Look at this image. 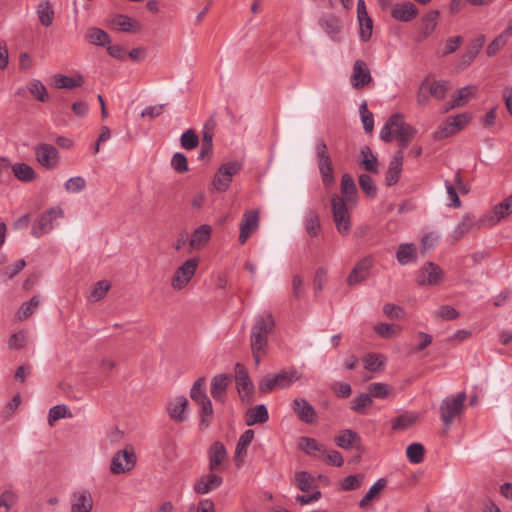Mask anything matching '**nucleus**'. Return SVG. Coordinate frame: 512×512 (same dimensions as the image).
<instances>
[{
    "mask_svg": "<svg viewBox=\"0 0 512 512\" xmlns=\"http://www.w3.org/2000/svg\"><path fill=\"white\" fill-rule=\"evenodd\" d=\"M417 134V130L405 122L400 113L391 115L386 121V141L396 140L399 151L395 153L386 172V185L390 186L399 180L403 166V150L409 145Z\"/></svg>",
    "mask_w": 512,
    "mask_h": 512,
    "instance_id": "f257e3e1",
    "label": "nucleus"
},
{
    "mask_svg": "<svg viewBox=\"0 0 512 512\" xmlns=\"http://www.w3.org/2000/svg\"><path fill=\"white\" fill-rule=\"evenodd\" d=\"M275 321L271 312H263L255 317L250 332V348L256 365L266 355L268 336L274 331Z\"/></svg>",
    "mask_w": 512,
    "mask_h": 512,
    "instance_id": "f03ea898",
    "label": "nucleus"
},
{
    "mask_svg": "<svg viewBox=\"0 0 512 512\" xmlns=\"http://www.w3.org/2000/svg\"><path fill=\"white\" fill-rule=\"evenodd\" d=\"M465 401L466 394L464 392H458L442 400L439 407L440 418L447 430L453 421L462 414Z\"/></svg>",
    "mask_w": 512,
    "mask_h": 512,
    "instance_id": "7ed1b4c3",
    "label": "nucleus"
},
{
    "mask_svg": "<svg viewBox=\"0 0 512 512\" xmlns=\"http://www.w3.org/2000/svg\"><path fill=\"white\" fill-rule=\"evenodd\" d=\"M316 159L321 180L325 188H329L335 183L334 169L331 157L328 153V147L324 140L318 139L315 146Z\"/></svg>",
    "mask_w": 512,
    "mask_h": 512,
    "instance_id": "20e7f679",
    "label": "nucleus"
},
{
    "mask_svg": "<svg viewBox=\"0 0 512 512\" xmlns=\"http://www.w3.org/2000/svg\"><path fill=\"white\" fill-rule=\"evenodd\" d=\"M343 198L335 194L331 199L333 221L337 231L341 235H348L351 231V220L348 211V206Z\"/></svg>",
    "mask_w": 512,
    "mask_h": 512,
    "instance_id": "39448f33",
    "label": "nucleus"
},
{
    "mask_svg": "<svg viewBox=\"0 0 512 512\" xmlns=\"http://www.w3.org/2000/svg\"><path fill=\"white\" fill-rule=\"evenodd\" d=\"M63 210L60 207H52L43 212L38 220L33 224L31 234L35 238H40L51 232L54 228V220L63 217Z\"/></svg>",
    "mask_w": 512,
    "mask_h": 512,
    "instance_id": "423d86ee",
    "label": "nucleus"
},
{
    "mask_svg": "<svg viewBox=\"0 0 512 512\" xmlns=\"http://www.w3.org/2000/svg\"><path fill=\"white\" fill-rule=\"evenodd\" d=\"M241 168L242 165L238 161L223 163L214 175L212 182L214 188L219 192L226 191L232 182L233 176L238 174Z\"/></svg>",
    "mask_w": 512,
    "mask_h": 512,
    "instance_id": "0eeeda50",
    "label": "nucleus"
},
{
    "mask_svg": "<svg viewBox=\"0 0 512 512\" xmlns=\"http://www.w3.org/2000/svg\"><path fill=\"white\" fill-rule=\"evenodd\" d=\"M471 121V115L467 112L446 118L439 126L436 135L438 138H447L463 130Z\"/></svg>",
    "mask_w": 512,
    "mask_h": 512,
    "instance_id": "6e6552de",
    "label": "nucleus"
},
{
    "mask_svg": "<svg viewBox=\"0 0 512 512\" xmlns=\"http://www.w3.org/2000/svg\"><path fill=\"white\" fill-rule=\"evenodd\" d=\"M444 280V271L434 262H426L418 270L416 281L421 286H437Z\"/></svg>",
    "mask_w": 512,
    "mask_h": 512,
    "instance_id": "1a4fd4ad",
    "label": "nucleus"
},
{
    "mask_svg": "<svg viewBox=\"0 0 512 512\" xmlns=\"http://www.w3.org/2000/svg\"><path fill=\"white\" fill-rule=\"evenodd\" d=\"M483 226L484 225L481 222V218L477 219L475 215L467 213L449 233L448 239L452 243H456L471 231L480 230Z\"/></svg>",
    "mask_w": 512,
    "mask_h": 512,
    "instance_id": "9d476101",
    "label": "nucleus"
},
{
    "mask_svg": "<svg viewBox=\"0 0 512 512\" xmlns=\"http://www.w3.org/2000/svg\"><path fill=\"white\" fill-rule=\"evenodd\" d=\"M136 455L131 446L118 451L112 458L110 469L114 474H123L134 468Z\"/></svg>",
    "mask_w": 512,
    "mask_h": 512,
    "instance_id": "9b49d317",
    "label": "nucleus"
},
{
    "mask_svg": "<svg viewBox=\"0 0 512 512\" xmlns=\"http://www.w3.org/2000/svg\"><path fill=\"white\" fill-rule=\"evenodd\" d=\"M512 213V194L499 204L495 205L491 211L481 217L484 226L493 227L501 220Z\"/></svg>",
    "mask_w": 512,
    "mask_h": 512,
    "instance_id": "f8f14e48",
    "label": "nucleus"
},
{
    "mask_svg": "<svg viewBox=\"0 0 512 512\" xmlns=\"http://www.w3.org/2000/svg\"><path fill=\"white\" fill-rule=\"evenodd\" d=\"M198 263L197 258H190L179 266L172 278V287L176 290L183 289L195 275Z\"/></svg>",
    "mask_w": 512,
    "mask_h": 512,
    "instance_id": "ddd939ff",
    "label": "nucleus"
},
{
    "mask_svg": "<svg viewBox=\"0 0 512 512\" xmlns=\"http://www.w3.org/2000/svg\"><path fill=\"white\" fill-rule=\"evenodd\" d=\"M318 25L332 41L340 42L342 40L343 21L337 15L332 13L322 15L318 20Z\"/></svg>",
    "mask_w": 512,
    "mask_h": 512,
    "instance_id": "4468645a",
    "label": "nucleus"
},
{
    "mask_svg": "<svg viewBox=\"0 0 512 512\" xmlns=\"http://www.w3.org/2000/svg\"><path fill=\"white\" fill-rule=\"evenodd\" d=\"M235 380L237 384V390L242 401H246L248 403L251 402L254 392V385L250 380L245 367L240 363L235 365Z\"/></svg>",
    "mask_w": 512,
    "mask_h": 512,
    "instance_id": "2eb2a0df",
    "label": "nucleus"
},
{
    "mask_svg": "<svg viewBox=\"0 0 512 512\" xmlns=\"http://www.w3.org/2000/svg\"><path fill=\"white\" fill-rule=\"evenodd\" d=\"M35 156L38 163L46 169H54L59 163V153L51 144L41 143L35 147Z\"/></svg>",
    "mask_w": 512,
    "mask_h": 512,
    "instance_id": "dca6fc26",
    "label": "nucleus"
},
{
    "mask_svg": "<svg viewBox=\"0 0 512 512\" xmlns=\"http://www.w3.org/2000/svg\"><path fill=\"white\" fill-rule=\"evenodd\" d=\"M259 227V210L250 209L246 210L240 222V244L246 243L250 235L255 232Z\"/></svg>",
    "mask_w": 512,
    "mask_h": 512,
    "instance_id": "f3484780",
    "label": "nucleus"
},
{
    "mask_svg": "<svg viewBox=\"0 0 512 512\" xmlns=\"http://www.w3.org/2000/svg\"><path fill=\"white\" fill-rule=\"evenodd\" d=\"M94 501L88 490L75 491L70 498V512H92Z\"/></svg>",
    "mask_w": 512,
    "mask_h": 512,
    "instance_id": "a211bd4d",
    "label": "nucleus"
},
{
    "mask_svg": "<svg viewBox=\"0 0 512 512\" xmlns=\"http://www.w3.org/2000/svg\"><path fill=\"white\" fill-rule=\"evenodd\" d=\"M373 263V258L370 256L361 259L350 272L347 284L353 286L365 280L369 276Z\"/></svg>",
    "mask_w": 512,
    "mask_h": 512,
    "instance_id": "6ab92c4d",
    "label": "nucleus"
},
{
    "mask_svg": "<svg viewBox=\"0 0 512 512\" xmlns=\"http://www.w3.org/2000/svg\"><path fill=\"white\" fill-rule=\"evenodd\" d=\"M188 408V399L185 396H179L168 403L167 412L172 420L181 423L187 419Z\"/></svg>",
    "mask_w": 512,
    "mask_h": 512,
    "instance_id": "aec40b11",
    "label": "nucleus"
},
{
    "mask_svg": "<svg viewBox=\"0 0 512 512\" xmlns=\"http://www.w3.org/2000/svg\"><path fill=\"white\" fill-rule=\"evenodd\" d=\"M222 482L221 476L210 471V473L203 475L195 481L193 489L197 494H207L217 489Z\"/></svg>",
    "mask_w": 512,
    "mask_h": 512,
    "instance_id": "412c9836",
    "label": "nucleus"
},
{
    "mask_svg": "<svg viewBox=\"0 0 512 512\" xmlns=\"http://www.w3.org/2000/svg\"><path fill=\"white\" fill-rule=\"evenodd\" d=\"M292 410L298 418L308 424L314 423L317 417L314 407L305 399H294L291 404Z\"/></svg>",
    "mask_w": 512,
    "mask_h": 512,
    "instance_id": "4be33fe9",
    "label": "nucleus"
},
{
    "mask_svg": "<svg viewBox=\"0 0 512 512\" xmlns=\"http://www.w3.org/2000/svg\"><path fill=\"white\" fill-rule=\"evenodd\" d=\"M231 379L227 374H218L211 380L210 393L213 399L223 403L226 397V391Z\"/></svg>",
    "mask_w": 512,
    "mask_h": 512,
    "instance_id": "5701e85b",
    "label": "nucleus"
},
{
    "mask_svg": "<svg viewBox=\"0 0 512 512\" xmlns=\"http://www.w3.org/2000/svg\"><path fill=\"white\" fill-rule=\"evenodd\" d=\"M372 80L369 70L363 61L357 60L353 66L350 82L353 88L360 89Z\"/></svg>",
    "mask_w": 512,
    "mask_h": 512,
    "instance_id": "b1692460",
    "label": "nucleus"
},
{
    "mask_svg": "<svg viewBox=\"0 0 512 512\" xmlns=\"http://www.w3.org/2000/svg\"><path fill=\"white\" fill-rule=\"evenodd\" d=\"M341 193L346 204L356 205L358 198L357 186L350 174H343L341 178Z\"/></svg>",
    "mask_w": 512,
    "mask_h": 512,
    "instance_id": "393cba45",
    "label": "nucleus"
},
{
    "mask_svg": "<svg viewBox=\"0 0 512 512\" xmlns=\"http://www.w3.org/2000/svg\"><path fill=\"white\" fill-rule=\"evenodd\" d=\"M358 165L365 171L378 174L379 173V162L377 157L373 154L372 150L368 146H364L358 158Z\"/></svg>",
    "mask_w": 512,
    "mask_h": 512,
    "instance_id": "a878e982",
    "label": "nucleus"
},
{
    "mask_svg": "<svg viewBox=\"0 0 512 512\" xmlns=\"http://www.w3.org/2000/svg\"><path fill=\"white\" fill-rule=\"evenodd\" d=\"M208 457L209 471H217L218 467L227 457V451L223 443L219 441L214 442L208 450Z\"/></svg>",
    "mask_w": 512,
    "mask_h": 512,
    "instance_id": "bb28decb",
    "label": "nucleus"
},
{
    "mask_svg": "<svg viewBox=\"0 0 512 512\" xmlns=\"http://www.w3.org/2000/svg\"><path fill=\"white\" fill-rule=\"evenodd\" d=\"M477 92V87L474 85H468L458 90L455 98L446 105L444 112H448L451 109L464 106Z\"/></svg>",
    "mask_w": 512,
    "mask_h": 512,
    "instance_id": "cd10ccee",
    "label": "nucleus"
},
{
    "mask_svg": "<svg viewBox=\"0 0 512 512\" xmlns=\"http://www.w3.org/2000/svg\"><path fill=\"white\" fill-rule=\"evenodd\" d=\"M269 419L267 407L264 404L256 405L247 410L245 423L252 426L258 423H265Z\"/></svg>",
    "mask_w": 512,
    "mask_h": 512,
    "instance_id": "c85d7f7f",
    "label": "nucleus"
},
{
    "mask_svg": "<svg viewBox=\"0 0 512 512\" xmlns=\"http://www.w3.org/2000/svg\"><path fill=\"white\" fill-rule=\"evenodd\" d=\"M392 17L399 21H410L417 15L416 6L411 2L397 4L392 12Z\"/></svg>",
    "mask_w": 512,
    "mask_h": 512,
    "instance_id": "c756f323",
    "label": "nucleus"
},
{
    "mask_svg": "<svg viewBox=\"0 0 512 512\" xmlns=\"http://www.w3.org/2000/svg\"><path fill=\"white\" fill-rule=\"evenodd\" d=\"M254 438V431L252 429L246 430L239 438L236 449L234 460L236 466H241L243 462V456L246 454L247 447L250 445Z\"/></svg>",
    "mask_w": 512,
    "mask_h": 512,
    "instance_id": "7c9ffc66",
    "label": "nucleus"
},
{
    "mask_svg": "<svg viewBox=\"0 0 512 512\" xmlns=\"http://www.w3.org/2000/svg\"><path fill=\"white\" fill-rule=\"evenodd\" d=\"M111 24L123 32L135 33L141 29V25L138 21L123 14L115 15L111 20Z\"/></svg>",
    "mask_w": 512,
    "mask_h": 512,
    "instance_id": "2f4dec72",
    "label": "nucleus"
},
{
    "mask_svg": "<svg viewBox=\"0 0 512 512\" xmlns=\"http://www.w3.org/2000/svg\"><path fill=\"white\" fill-rule=\"evenodd\" d=\"M417 255V248L413 243L401 244L396 252V258L401 265L415 262Z\"/></svg>",
    "mask_w": 512,
    "mask_h": 512,
    "instance_id": "473e14b6",
    "label": "nucleus"
},
{
    "mask_svg": "<svg viewBox=\"0 0 512 512\" xmlns=\"http://www.w3.org/2000/svg\"><path fill=\"white\" fill-rule=\"evenodd\" d=\"M212 233V228L208 224H203L198 227L192 234L189 245L192 248H201L204 246L210 239Z\"/></svg>",
    "mask_w": 512,
    "mask_h": 512,
    "instance_id": "72a5a7b5",
    "label": "nucleus"
},
{
    "mask_svg": "<svg viewBox=\"0 0 512 512\" xmlns=\"http://www.w3.org/2000/svg\"><path fill=\"white\" fill-rule=\"evenodd\" d=\"M276 377L279 389H283L289 387L294 382L300 381L302 379V373L299 372L296 368L292 367L276 373Z\"/></svg>",
    "mask_w": 512,
    "mask_h": 512,
    "instance_id": "f704fd0d",
    "label": "nucleus"
},
{
    "mask_svg": "<svg viewBox=\"0 0 512 512\" xmlns=\"http://www.w3.org/2000/svg\"><path fill=\"white\" fill-rule=\"evenodd\" d=\"M199 406V426L201 429H206L213 419V406L209 397L197 403Z\"/></svg>",
    "mask_w": 512,
    "mask_h": 512,
    "instance_id": "c9c22d12",
    "label": "nucleus"
},
{
    "mask_svg": "<svg viewBox=\"0 0 512 512\" xmlns=\"http://www.w3.org/2000/svg\"><path fill=\"white\" fill-rule=\"evenodd\" d=\"M36 12L38 19L43 26L49 27L52 25L55 14L52 5L48 0L41 1L37 5Z\"/></svg>",
    "mask_w": 512,
    "mask_h": 512,
    "instance_id": "e433bc0d",
    "label": "nucleus"
},
{
    "mask_svg": "<svg viewBox=\"0 0 512 512\" xmlns=\"http://www.w3.org/2000/svg\"><path fill=\"white\" fill-rule=\"evenodd\" d=\"M84 79L81 75L75 77H69L62 74H56L54 76V85L58 89H73L82 86Z\"/></svg>",
    "mask_w": 512,
    "mask_h": 512,
    "instance_id": "4c0bfd02",
    "label": "nucleus"
},
{
    "mask_svg": "<svg viewBox=\"0 0 512 512\" xmlns=\"http://www.w3.org/2000/svg\"><path fill=\"white\" fill-rule=\"evenodd\" d=\"M14 176L22 182H31L36 178L34 169L25 163H16L11 166Z\"/></svg>",
    "mask_w": 512,
    "mask_h": 512,
    "instance_id": "58836bf2",
    "label": "nucleus"
},
{
    "mask_svg": "<svg viewBox=\"0 0 512 512\" xmlns=\"http://www.w3.org/2000/svg\"><path fill=\"white\" fill-rule=\"evenodd\" d=\"M85 38L88 42L98 46H105L110 43V36L100 28L92 27L86 32Z\"/></svg>",
    "mask_w": 512,
    "mask_h": 512,
    "instance_id": "ea45409f",
    "label": "nucleus"
},
{
    "mask_svg": "<svg viewBox=\"0 0 512 512\" xmlns=\"http://www.w3.org/2000/svg\"><path fill=\"white\" fill-rule=\"evenodd\" d=\"M300 448L307 454L318 457L324 452V446L319 444L315 439L302 437L299 442Z\"/></svg>",
    "mask_w": 512,
    "mask_h": 512,
    "instance_id": "a19ab883",
    "label": "nucleus"
},
{
    "mask_svg": "<svg viewBox=\"0 0 512 512\" xmlns=\"http://www.w3.org/2000/svg\"><path fill=\"white\" fill-rule=\"evenodd\" d=\"M304 226L306 232L311 236L315 237L318 235L321 225L319 220V215L316 211L309 210L306 214Z\"/></svg>",
    "mask_w": 512,
    "mask_h": 512,
    "instance_id": "79ce46f5",
    "label": "nucleus"
},
{
    "mask_svg": "<svg viewBox=\"0 0 512 512\" xmlns=\"http://www.w3.org/2000/svg\"><path fill=\"white\" fill-rule=\"evenodd\" d=\"M207 397L205 377H199L190 389V398L197 404Z\"/></svg>",
    "mask_w": 512,
    "mask_h": 512,
    "instance_id": "37998d69",
    "label": "nucleus"
},
{
    "mask_svg": "<svg viewBox=\"0 0 512 512\" xmlns=\"http://www.w3.org/2000/svg\"><path fill=\"white\" fill-rule=\"evenodd\" d=\"M384 489V478H380L369 489L365 496L360 500L359 507L362 509L369 508L370 502L379 495V492Z\"/></svg>",
    "mask_w": 512,
    "mask_h": 512,
    "instance_id": "c03bdc74",
    "label": "nucleus"
},
{
    "mask_svg": "<svg viewBox=\"0 0 512 512\" xmlns=\"http://www.w3.org/2000/svg\"><path fill=\"white\" fill-rule=\"evenodd\" d=\"M359 439L360 438L355 431H353L351 429H346L335 439V442L339 447H341L343 449H349Z\"/></svg>",
    "mask_w": 512,
    "mask_h": 512,
    "instance_id": "a18cd8bd",
    "label": "nucleus"
},
{
    "mask_svg": "<svg viewBox=\"0 0 512 512\" xmlns=\"http://www.w3.org/2000/svg\"><path fill=\"white\" fill-rule=\"evenodd\" d=\"M314 478L306 471L297 472L295 475V485L303 492L313 491Z\"/></svg>",
    "mask_w": 512,
    "mask_h": 512,
    "instance_id": "49530a36",
    "label": "nucleus"
},
{
    "mask_svg": "<svg viewBox=\"0 0 512 512\" xmlns=\"http://www.w3.org/2000/svg\"><path fill=\"white\" fill-rule=\"evenodd\" d=\"M417 419V415L412 413H404L392 420L391 426L393 430H405L412 426Z\"/></svg>",
    "mask_w": 512,
    "mask_h": 512,
    "instance_id": "de8ad7c7",
    "label": "nucleus"
},
{
    "mask_svg": "<svg viewBox=\"0 0 512 512\" xmlns=\"http://www.w3.org/2000/svg\"><path fill=\"white\" fill-rule=\"evenodd\" d=\"M28 91L40 102L48 100V93L46 87L40 80H32L27 84Z\"/></svg>",
    "mask_w": 512,
    "mask_h": 512,
    "instance_id": "09e8293b",
    "label": "nucleus"
},
{
    "mask_svg": "<svg viewBox=\"0 0 512 512\" xmlns=\"http://www.w3.org/2000/svg\"><path fill=\"white\" fill-rule=\"evenodd\" d=\"M359 186L367 197L374 198L377 195V186L370 175L361 174L359 176Z\"/></svg>",
    "mask_w": 512,
    "mask_h": 512,
    "instance_id": "8fccbe9b",
    "label": "nucleus"
},
{
    "mask_svg": "<svg viewBox=\"0 0 512 512\" xmlns=\"http://www.w3.org/2000/svg\"><path fill=\"white\" fill-rule=\"evenodd\" d=\"M438 11H430L422 18L421 31L424 36L430 35L436 28Z\"/></svg>",
    "mask_w": 512,
    "mask_h": 512,
    "instance_id": "3c124183",
    "label": "nucleus"
},
{
    "mask_svg": "<svg viewBox=\"0 0 512 512\" xmlns=\"http://www.w3.org/2000/svg\"><path fill=\"white\" fill-rule=\"evenodd\" d=\"M182 148L193 150L199 145V137L193 129L186 130L180 137Z\"/></svg>",
    "mask_w": 512,
    "mask_h": 512,
    "instance_id": "603ef678",
    "label": "nucleus"
},
{
    "mask_svg": "<svg viewBox=\"0 0 512 512\" xmlns=\"http://www.w3.org/2000/svg\"><path fill=\"white\" fill-rule=\"evenodd\" d=\"M448 84L447 81H434L430 83L427 80V89L431 96L436 99H443L448 90Z\"/></svg>",
    "mask_w": 512,
    "mask_h": 512,
    "instance_id": "864d4df0",
    "label": "nucleus"
},
{
    "mask_svg": "<svg viewBox=\"0 0 512 512\" xmlns=\"http://www.w3.org/2000/svg\"><path fill=\"white\" fill-rule=\"evenodd\" d=\"M71 416V412L66 405H56L49 410L48 423L53 426L57 420Z\"/></svg>",
    "mask_w": 512,
    "mask_h": 512,
    "instance_id": "5fc2aeb1",
    "label": "nucleus"
},
{
    "mask_svg": "<svg viewBox=\"0 0 512 512\" xmlns=\"http://www.w3.org/2000/svg\"><path fill=\"white\" fill-rule=\"evenodd\" d=\"M407 458L411 463L418 464L424 458V447L420 443H412L406 449Z\"/></svg>",
    "mask_w": 512,
    "mask_h": 512,
    "instance_id": "6e6d98bb",
    "label": "nucleus"
},
{
    "mask_svg": "<svg viewBox=\"0 0 512 512\" xmlns=\"http://www.w3.org/2000/svg\"><path fill=\"white\" fill-rule=\"evenodd\" d=\"M39 306L38 296H33L30 301L22 304L20 309L17 312V317L19 320H24L31 316L35 309Z\"/></svg>",
    "mask_w": 512,
    "mask_h": 512,
    "instance_id": "4d7b16f0",
    "label": "nucleus"
},
{
    "mask_svg": "<svg viewBox=\"0 0 512 512\" xmlns=\"http://www.w3.org/2000/svg\"><path fill=\"white\" fill-rule=\"evenodd\" d=\"M364 368L370 372H375L383 364L382 355L376 353H368L363 357Z\"/></svg>",
    "mask_w": 512,
    "mask_h": 512,
    "instance_id": "13d9d810",
    "label": "nucleus"
},
{
    "mask_svg": "<svg viewBox=\"0 0 512 512\" xmlns=\"http://www.w3.org/2000/svg\"><path fill=\"white\" fill-rule=\"evenodd\" d=\"M364 480L363 474L349 475L341 481V489L353 491L361 487Z\"/></svg>",
    "mask_w": 512,
    "mask_h": 512,
    "instance_id": "bf43d9fd",
    "label": "nucleus"
},
{
    "mask_svg": "<svg viewBox=\"0 0 512 512\" xmlns=\"http://www.w3.org/2000/svg\"><path fill=\"white\" fill-rule=\"evenodd\" d=\"M361 121L365 132L371 133L374 128L373 114L368 110L367 103L363 102L359 107Z\"/></svg>",
    "mask_w": 512,
    "mask_h": 512,
    "instance_id": "052dcab7",
    "label": "nucleus"
},
{
    "mask_svg": "<svg viewBox=\"0 0 512 512\" xmlns=\"http://www.w3.org/2000/svg\"><path fill=\"white\" fill-rule=\"evenodd\" d=\"M18 502V495L11 489L4 490L0 495V508H5L8 512Z\"/></svg>",
    "mask_w": 512,
    "mask_h": 512,
    "instance_id": "680f3d73",
    "label": "nucleus"
},
{
    "mask_svg": "<svg viewBox=\"0 0 512 512\" xmlns=\"http://www.w3.org/2000/svg\"><path fill=\"white\" fill-rule=\"evenodd\" d=\"M258 389L263 394L269 393L274 389H279L276 374L264 376L259 382Z\"/></svg>",
    "mask_w": 512,
    "mask_h": 512,
    "instance_id": "e2e57ef3",
    "label": "nucleus"
},
{
    "mask_svg": "<svg viewBox=\"0 0 512 512\" xmlns=\"http://www.w3.org/2000/svg\"><path fill=\"white\" fill-rule=\"evenodd\" d=\"M359 35L362 41H368L372 35L373 22L372 19L367 17L358 18Z\"/></svg>",
    "mask_w": 512,
    "mask_h": 512,
    "instance_id": "0e129e2a",
    "label": "nucleus"
},
{
    "mask_svg": "<svg viewBox=\"0 0 512 512\" xmlns=\"http://www.w3.org/2000/svg\"><path fill=\"white\" fill-rule=\"evenodd\" d=\"M171 166L177 173L180 174H183L189 170L187 157L181 152H177L172 156Z\"/></svg>",
    "mask_w": 512,
    "mask_h": 512,
    "instance_id": "69168bd1",
    "label": "nucleus"
},
{
    "mask_svg": "<svg viewBox=\"0 0 512 512\" xmlns=\"http://www.w3.org/2000/svg\"><path fill=\"white\" fill-rule=\"evenodd\" d=\"M110 283L106 280H101L95 283L91 291V298L94 301H99L105 297L110 289Z\"/></svg>",
    "mask_w": 512,
    "mask_h": 512,
    "instance_id": "338daca9",
    "label": "nucleus"
},
{
    "mask_svg": "<svg viewBox=\"0 0 512 512\" xmlns=\"http://www.w3.org/2000/svg\"><path fill=\"white\" fill-rule=\"evenodd\" d=\"M440 240V234L436 231H431L426 234H424L421 238V247L422 250L428 251L433 249Z\"/></svg>",
    "mask_w": 512,
    "mask_h": 512,
    "instance_id": "774afa93",
    "label": "nucleus"
}]
</instances>
